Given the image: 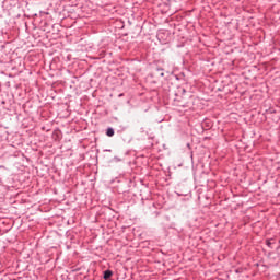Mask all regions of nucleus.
Returning a JSON list of instances; mask_svg holds the SVG:
<instances>
[{
  "label": "nucleus",
  "mask_w": 280,
  "mask_h": 280,
  "mask_svg": "<svg viewBox=\"0 0 280 280\" xmlns=\"http://www.w3.org/2000/svg\"><path fill=\"white\" fill-rule=\"evenodd\" d=\"M110 277H113V271L110 269L105 270L103 273V279L108 280Z\"/></svg>",
  "instance_id": "nucleus-1"
},
{
  "label": "nucleus",
  "mask_w": 280,
  "mask_h": 280,
  "mask_svg": "<svg viewBox=\"0 0 280 280\" xmlns=\"http://www.w3.org/2000/svg\"><path fill=\"white\" fill-rule=\"evenodd\" d=\"M106 136L107 137H115V129H113V127L107 128Z\"/></svg>",
  "instance_id": "nucleus-2"
},
{
  "label": "nucleus",
  "mask_w": 280,
  "mask_h": 280,
  "mask_svg": "<svg viewBox=\"0 0 280 280\" xmlns=\"http://www.w3.org/2000/svg\"><path fill=\"white\" fill-rule=\"evenodd\" d=\"M156 73H159V75H161V78H163L165 75V73H163V69L162 68H158L156 69Z\"/></svg>",
  "instance_id": "nucleus-3"
},
{
  "label": "nucleus",
  "mask_w": 280,
  "mask_h": 280,
  "mask_svg": "<svg viewBox=\"0 0 280 280\" xmlns=\"http://www.w3.org/2000/svg\"><path fill=\"white\" fill-rule=\"evenodd\" d=\"M266 244H267L268 248H272V240H267Z\"/></svg>",
  "instance_id": "nucleus-4"
},
{
  "label": "nucleus",
  "mask_w": 280,
  "mask_h": 280,
  "mask_svg": "<svg viewBox=\"0 0 280 280\" xmlns=\"http://www.w3.org/2000/svg\"><path fill=\"white\" fill-rule=\"evenodd\" d=\"M114 159H115L116 161H121V159H119V158H117V156H115Z\"/></svg>",
  "instance_id": "nucleus-5"
}]
</instances>
